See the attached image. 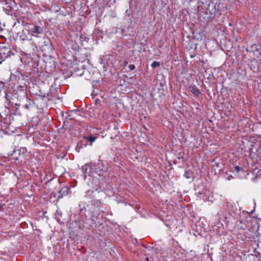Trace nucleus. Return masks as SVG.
<instances>
[{"label":"nucleus","instance_id":"nucleus-8","mask_svg":"<svg viewBox=\"0 0 261 261\" xmlns=\"http://www.w3.org/2000/svg\"><path fill=\"white\" fill-rule=\"evenodd\" d=\"M69 189L67 187H64L62 188V189L60 190L59 193L61 194V196H59L58 198L60 197H63V196H65L67 194Z\"/></svg>","mask_w":261,"mask_h":261},{"label":"nucleus","instance_id":"nucleus-22","mask_svg":"<svg viewBox=\"0 0 261 261\" xmlns=\"http://www.w3.org/2000/svg\"><path fill=\"white\" fill-rule=\"evenodd\" d=\"M128 64V62L127 61H124L123 63V66H126Z\"/></svg>","mask_w":261,"mask_h":261},{"label":"nucleus","instance_id":"nucleus-1","mask_svg":"<svg viewBox=\"0 0 261 261\" xmlns=\"http://www.w3.org/2000/svg\"><path fill=\"white\" fill-rule=\"evenodd\" d=\"M14 55V53L9 44L2 45L0 46V64Z\"/></svg>","mask_w":261,"mask_h":261},{"label":"nucleus","instance_id":"nucleus-15","mask_svg":"<svg viewBox=\"0 0 261 261\" xmlns=\"http://www.w3.org/2000/svg\"><path fill=\"white\" fill-rule=\"evenodd\" d=\"M234 170L237 173H239L240 171L243 172V170L238 166H235Z\"/></svg>","mask_w":261,"mask_h":261},{"label":"nucleus","instance_id":"nucleus-9","mask_svg":"<svg viewBox=\"0 0 261 261\" xmlns=\"http://www.w3.org/2000/svg\"><path fill=\"white\" fill-rule=\"evenodd\" d=\"M88 169V164H85L84 166H83L81 170L83 172V174H84V176L85 178L86 177L87 175L85 174V173L87 172V170Z\"/></svg>","mask_w":261,"mask_h":261},{"label":"nucleus","instance_id":"nucleus-20","mask_svg":"<svg viewBox=\"0 0 261 261\" xmlns=\"http://www.w3.org/2000/svg\"><path fill=\"white\" fill-rule=\"evenodd\" d=\"M60 216V214H59V213H58V211H57L56 214V218H57V219H59Z\"/></svg>","mask_w":261,"mask_h":261},{"label":"nucleus","instance_id":"nucleus-28","mask_svg":"<svg viewBox=\"0 0 261 261\" xmlns=\"http://www.w3.org/2000/svg\"><path fill=\"white\" fill-rule=\"evenodd\" d=\"M107 168H106V170H104V171H105L106 172H107Z\"/></svg>","mask_w":261,"mask_h":261},{"label":"nucleus","instance_id":"nucleus-29","mask_svg":"<svg viewBox=\"0 0 261 261\" xmlns=\"http://www.w3.org/2000/svg\"><path fill=\"white\" fill-rule=\"evenodd\" d=\"M212 6L214 7L215 6L213 4H212Z\"/></svg>","mask_w":261,"mask_h":261},{"label":"nucleus","instance_id":"nucleus-6","mask_svg":"<svg viewBox=\"0 0 261 261\" xmlns=\"http://www.w3.org/2000/svg\"><path fill=\"white\" fill-rule=\"evenodd\" d=\"M17 38H18L20 40L24 41L27 40L28 36L27 32L24 30H22L20 32H19L17 33Z\"/></svg>","mask_w":261,"mask_h":261},{"label":"nucleus","instance_id":"nucleus-18","mask_svg":"<svg viewBox=\"0 0 261 261\" xmlns=\"http://www.w3.org/2000/svg\"><path fill=\"white\" fill-rule=\"evenodd\" d=\"M18 89H19L20 91H24L25 90V86L20 85L19 87H18Z\"/></svg>","mask_w":261,"mask_h":261},{"label":"nucleus","instance_id":"nucleus-30","mask_svg":"<svg viewBox=\"0 0 261 261\" xmlns=\"http://www.w3.org/2000/svg\"><path fill=\"white\" fill-rule=\"evenodd\" d=\"M27 1H29L30 0H26Z\"/></svg>","mask_w":261,"mask_h":261},{"label":"nucleus","instance_id":"nucleus-25","mask_svg":"<svg viewBox=\"0 0 261 261\" xmlns=\"http://www.w3.org/2000/svg\"><path fill=\"white\" fill-rule=\"evenodd\" d=\"M95 95H96V94H94V93H92V97H93H93H94V96H95Z\"/></svg>","mask_w":261,"mask_h":261},{"label":"nucleus","instance_id":"nucleus-26","mask_svg":"<svg viewBox=\"0 0 261 261\" xmlns=\"http://www.w3.org/2000/svg\"><path fill=\"white\" fill-rule=\"evenodd\" d=\"M149 260V258L148 257H146L145 258V261H148Z\"/></svg>","mask_w":261,"mask_h":261},{"label":"nucleus","instance_id":"nucleus-24","mask_svg":"<svg viewBox=\"0 0 261 261\" xmlns=\"http://www.w3.org/2000/svg\"><path fill=\"white\" fill-rule=\"evenodd\" d=\"M215 12H216V10H214L213 11H210V13L211 14H213V13H215Z\"/></svg>","mask_w":261,"mask_h":261},{"label":"nucleus","instance_id":"nucleus-13","mask_svg":"<svg viewBox=\"0 0 261 261\" xmlns=\"http://www.w3.org/2000/svg\"><path fill=\"white\" fill-rule=\"evenodd\" d=\"M160 65V62L157 61H153L152 64H151V66L153 68H155L158 67H159Z\"/></svg>","mask_w":261,"mask_h":261},{"label":"nucleus","instance_id":"nucleus-19","mask_svg":"<svg viewBox=\"0 0 261 261\" xmlns=\"http://www.w3.org/2000/svg\"><path fill=\"white\" fill-rule=\"evenodd\" d=\"M100 101H100L99 99H95V103H96V105H100Z\"/></svg>","mask_w":261,"mask_h":261},{"label":"nucleus","instance_id":"nucleus-27","mask_svg":"<svg viewBox=\"0 0 261 261\" xmlns=\"http://www.w3.org/2000/svg\"><path fill=\"white\" fill-rule=\"evenodd\" d=\"M34 48H35L36 49H37V46H36L35 45H34Z\"/></svg>","mask_w":261,"mask_h":261},{"label":"nucleus","instance_id":"nucleus-14","mask_svg":"<svg viewBox=\"0 0 261 261\" xmlns=\"http://www.w3.org/2000/svg\"><path fill=\"white\" fill-rule=\"evenodd\" d=\"M45 46H48L49 48L50 49V51H52L54 49V47L52 45V44L50 43V42H48L47 43L45 42Z\"/></svg>","mask_w":261,"mask_h":261},{"label":"nucleus","instance_id":"nucleus-12","mask_svg":"<svg viewBox=\"0 0 261 261\" xmlns=\"http://www.w3.org/2000/svg\"><path fill=\"white\" fill-rule=\"evenodd\" d=\"M85 139L88 140L91 143L93 142L96 140V137L93 136H88L84 138Z\"/></svg>","mask_w":261,"mask_h":261},{"label":"nucleus","instance_id":"nucleus-3","mask_svg":"<svg viewBox=\"0 0 261 261\" xmlns=\"http://www.w3.org/2000/svg\"><path fill=\"white\" fill-rule=\"evenodd\" d=\"M29 32L32 34H41L43 33V29L41 27L32 24L28 27Z\"/></svg>","mask_w":261,"mask_h":261},{"label":"nucleus","instance_id":"nucleus-23","mask_svg":"<svg viewBox=\"0 0 261 261\" xmlns=\"http://www.w3.org/2000/svg\"><path fill=\"white\" fill-rule=\"evenodd\" d=\"M13 78L16 79V76L15 75L13 74H11V75H10V79L11 80H13Z\"/></svg>","mask_w":261,"mask_h":261},{"label":"nucleus","instance_id":"nucleus-2","mask_svg":"<svg viewBox=\"0 0 261 261\" xmlns=\"http://www.w3.org/2000/svg\"><path fill=\"white\" fill-rule=\"evenodd\" d=\"M35 98L40 107L43 108L47 106L48 98L46 97L44 94H36Z\"/></svg>","mask_w":261,"mask_h":261},{"label":"nucleus","instance_id":"nucleus-10","mask_svg":"<svg viewBox=\"0 0 261 261\" xmlns=\"http://www.w3.org/2000/svg\"><path fill=\"white\" fill-rule=\"evenodd\" d=\"M184 176L187 178H190L192 176V172L190 170H187L185 172Z\"/></svg>","mask_w":261,"mask_h":261},{"label":"nucleus","instance_id":"nucleus-17","mask_svg":"<svg viewBox=\"0 0 261 261\" xmlns=\"http://www.w3.org/2000/svg\"><path fill=\"white\" fill-rule=\"evenodd\" d=\"M128 68L130 71H133L135 69V66L134 64H131L128 66Z\"/></svg>","mask_w":261,"mask_h":261},{"label":"nucleus","instance_id":"nucleus-5","mask_svg":"<svg viewBox=\"0 0 261 261\" xmlns=\"http://www.w3.org/2000/svg\"><path fill=\"white\" fill-rule=\"evenodd\" d=\"M27 102L23 106V108L30 111L34 107L35 102L30 99H27Z\"/></svg>","mask_w":261,"mask_h":261},{"label":"nucleus","instance_id":"nucleus-7","mask_svg":"<svg viewBox=\"0 0 261 261\" xmlns=\"http://www.w3.org/2000/svg\"><path fill=\"white\" fill-rule=\"evenodd\" d=\"M189 88L190 91L195 96H198L200 94V92L195 85H190Z\"/></svg>","mask_w":261,"mask_h":261},{"label":"nucleus","instance_id":"nucleus-4","mask_svg":"<svg viewBox=\"0 0 261 261\" xmlns=\"http://www.w3.org/2000/svg\"><path fill=\"white\" fill-rule=\"evenodd\" d=\"M100 224L99 219L98 217L94 215H92L91 218V223L90 225L92 227H96L98 225Z\"/></svg>","mask_w":261,"mask_h":261},{"label":"nucleus","instance_id":"nucleus-16","mask_svg":"<svg viewBox=\"0 0 261 261\" xmlns=\"http://www.w3.org/2000/svg\"><path fill=\"white\" fill-rule=\"evenodd\" d=\"M5 87V83L2 81H0V92Z\"/></svg>","mask_w":261,"mask_h":261},{"label":"nucleus","instance_id":"nucleus-21","mask_svg":"<svg viewBox=\"0 0 261 261\" xmlns=\"http://www.w3.org/2000/svg\"><path fill=\"white\" fill-rule=\"evenodd\" d=\"M5 98L8 101L9 100V94L5 93Z\"/></svg>","mask_w":261,"mask_h":261},{"label":"nucleus","instance_id":"nucleus-11","mask_svg":"<svg viewBox=\"0 0 261 261\" xmlns=\"http://www.w3.org/2000/svg\"><path fill=\"white\" fill-rule=\"evenodd\" d=\"M91 203L92 205H96L97 206L101 205V201L99 200H93L91 201Z\"/></svg>","mask_w":261,"mask_h":261}]
</instances>
